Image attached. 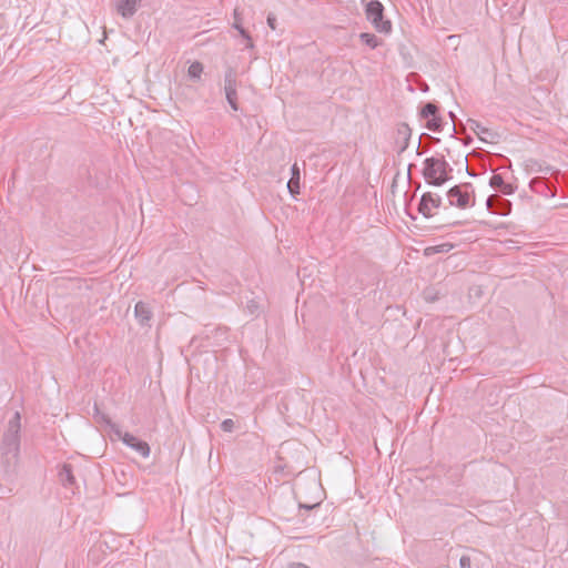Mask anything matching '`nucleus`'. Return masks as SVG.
Wrapping results in <instances>:
<instances>
[{
	"label": "nucleus",
	"mask_w": 568,
	"mask_h": 568,
	"mask_svg": "<svg viewBox=\"0 0 568 568\" xmlns=\"http://www.w3.org/2000/svg\"><path fill=\"white\" fill-rule=\"evenodd\" d=\"M21 414L16 412L9 419L0 445V467L6 476L17 474L21 443Z\"/></svg>",
	"instance_id": "obj_1"
},
{
	"label": "nucleus",
	"mask_w": 568,
	"mask_h": 568,
	"mask_svg": "<svg viewBox=\"0 0 568 568\" xmlns=\"http://www.w3.org/2000/svg\"><path fill=\"white\" fill-rule=\"evenodd\" d=\"M453 168L444 155L426 158L423 162L422 175L427 184L442 186L453 179Z\"/></svg>",
	"instance_id": "obj_2"
},
{
	"label": "nucleus",
	"mask_w": 568,
	"mask_h": 568,
	"mask_svg": "<svg viewBox=\"0 0 568 568\" xmlns=\"http://www.w3.org/2000/svg\"><path fill=\"white\" fill-rule=\"evenodd\" d=\"M365 4V14L367 20L373 24L376 31L389 33L392 31V22L384 18V6L378 0H362Z\"/></svg>",
	"instance_id": "obj_3"
},
{
	"label": "nucleus",
	"mask_w": 568,
	"mask_h": 568,
	"mask_svg": "<svg viewBox=\"0 0 568 568\" xmlns=\"http://www.w3.org/2000/svg\"><path fill=\"white\" fill-rule=\"evenodd\" d=\"M447 199L450 206L466 210L475 205V193L471 183L454 185L447 191Z\"/></svg>",
	"instance_id": "obj_4"
},
{
	"label": "nucleus",
	"mask_w": 568,
	"mask_h": 568,
	"mask_svg": "<svg viewBox=\"0 0 568 568\" xmlns=\"http://www.w3.org/2000/svg\"><path fill=\"white\" fill-rule=\"evenodd\" d=\"M237 73L232 67H227L224 74V92L225 98L230 106L234 110H239L237 103Z\"/></svg>",
	"instance_id": "obj_5"
},
{
	"label": "nucleus",
	"mask_w": 568,
	"mask_h": 568,
	"mask_svg": "<svg viewBox=\"0 0 568 568\" xmlns=\"http://www.w3.org/2000/svg\"><path fill=\"white\" fill-rule=\"evenodd\" d=\"M115 435L123 442V444L134 449L143 458L150 456L151 449L145 440L140 439L130 433H123L120 428H116Z\"/></svg>",
	"instance_id": "obj_6"
},
{
	"label": "nucleus",
	"mask_w": 568,
	"mask_h": 568,
	"mask_svg": "<svg viewBox=\"0 0 568 568\" xmlns=\"http://www.w3.org/2000/svg\"><path fill=\"white\" fill-rule=\"evenodd\" d=\"M442 205V197L432 192H426L422 195L418 202V212L425 217H432L434 215L433 209H438Z\"/></svg>",
	"instance_id": "obj_7"
},
{
	"label": "nucleus",
	"mask_w": 568,
	"mask_h": 568,
	"mask_svg": "<svg viewBox=\"0 0 568 568\" xmlns=\"http://www.w3.org/2000/svg\"><path fill=\"white\" fill-rule=\"evenodd\" d=\"M469 129L485 143H496L500 139V134L489 128L484 126L480 122L469 119Z\"/></svg>",
	"instance_id": "obj_8"
},
{
	"label": "nucleus",
	"mask_w": 568,
	"mask_h": 568,
	"mask_svg": "<svg viewBox=\"0 0 568 568\" xmlns=\"http://www.w3.org/2000/svg\"><path fill=\"white\" fill-rule=\"evenodd\" d=\"M486 204L488 210L495 214L507 215L510 212L511 203L496 195L488 196Z\"/></svg>",
	"instance_id": "obj_9"
},
{
	"label": "nucleus",
	"mask_w": 568,
	"mask_h": 568,
	"mask_svg": "<svg viewBox=\"0 0 568 568\" xmlns=\"http://www.w3.org/2000/svg\"><path fill=\"white\" fill-rule=\"evenodd\" d=\"M141 0H115V10L124 19L132 18Z\"/></svg>",
	"instance_id": "obj_10"
},
{
	"label": "nucleus",
	"mask_w": 568,
	"mask_h": 568,
	"mask_svg": "<svg viewBox=\"0 0 568 568\" xmlns=\"http://www.w3.org/2000/svg\"><path fill=\"white\" fill-rule=\"evenodd\" d=\"M58 477L63 487L70 488L72 490L78 488L77 480L73 474V467L71 464H63L58 473Z\"/></svg>",
	"instance_id": "obj_11"
},
{
	"label": "nucleus",
	"mask_w": 568,
	"mask_h": 568,
	"mask_svg": "<svg viewBox=\"0 0 568 568\" xmlns=\"http://www.w3.org/2000/svg\"><path fill=\"white\" fill-rule=\"evenodd\" d=\"M489 185L505 195H511L516 190V186H514L511 183L506 182L503 175L497 173L490 176Z\"/></svg>",
	"instance_id": "obj_12"
},
{
	"label": "nucleus",
	"mask_w": 568,
	"mask_h": 568,
	"mask_svg": "<svg viewBox=\"0 0 568 568\" xmlns=\"http://www.w3.org/2000/svg\"><path fill=\"white\" fill-rule=\"evenodd\" d=\"M134 314H135V317H136L138 322L140 323V325H142V326L150 325V321L152 318V311H151L149 304H146L142 301L138 302L134 306Z\"/></svg>",
	"instance_id": "obj_13"
},
{
	"label": "nucleus",
	"mask_w": 568,
	"mask_h": 568,
	"mask_svg": "<svg viewBox=\"0 0 568 568\" xmlns=\"http://www.w3.org/2000/svg\"><path fill=\"white\" fill-rule=\"evenodd\" d=\"M300 168L296 163H294L291 168V179L287 182V189L292 196L300 194Z\"/></svg>",
	"instance_id": "obj_14"
},
{
	"label": "nucleus",
	"mask_w": 568,
	"mask_h": 568,
	"mask_svg": "<svg viewBox=\"0 0 568 568\" xmlns=\"http://www.w3.org/2000/svg\"><path fill=\"white\" fill-rule=\"evenodd\" d=\"M397 136H398L397 142H399V140H402V145H400L399 152H404L408 148L409 140L412 136V130L408 126V124L400 123L397 126Z\"/></svg>",
	"instance_id": "obj_15"
},
{
	"label": "nucleus",
	"mask_w": 568,
	"mask_h": 568,
	"mask_svg": "<svg viewBox=\"0 0 568 568\" xmlns=\"http://www.w3.org/2000/svg\"><path fill=\"white\" fill-rule=\"evenodd\" d=\"M418 114L420 119L428 120L439 115V108L434 102H426L419 108Z\"/></svg>",
	"instance_id": "obj_16"
},
{
	"label": "nucleus",
	"mask_w": 568,
	"mask_h": 568,
	"mask_svg": "<svg viewBox=\"0 0 568 568\" xmlns=\"http://www.w3.org/2000/svg\"><path fill=\"white\" fill-rule=\"evenodd\" d=\"M359 40L371 49H376L382 43L379 38L369 32H362L359 34Z\"/></svg>",
	"instance_id": "obj_17"
},
{
	"label": "nucleus",
	"mask_w": 568,
	"mask_h": 568,
	"mask_svg": "<svg viewBox=\"0 0 568 568\" xmlns=\"http://www.w3.org/2000/svg\"><path fill=\"white\" fill-rule=\"evenodd\" d=\"M426 128L433 132H442L444 130V121L440 114L426 120Z\"/></svg>",
	"instance_id": "obj_18"
},
{
	"label": "nucleus",
	"mask_w": 568,
	"mask_h": 568,
	"mask_svg": "<svg viewBox=\"0 0 568 568\" xmlns=\"http://www.w3.org/2000/svg\"><path fill=\"white\" fill-rule=\"evenodd\" d=\"M94 417L98 419V422L105 423L108 426H110L111 430L115 434L116 428H120L116 424L112 423L109 416L101 413L97 405H94Z\"/></svg>",
	"instance_id": "obj_19"
},
{
	"label": "nucleus",
	"mask_w": 568,
	"mask_h": 568,
	"mask_svg": "<svg viewBox=\"0 0 568 568\" xmlns=\"http://www.w3.org/2000/svg\"><path fill=\"white\" fill-rule=\"evenodd\" d=\"M203 73V64L199 61H194L190 64L187 69V75L192 80H199L201 78V74Z\"/></svg>",
	"instance_id": "obj_20"
},
{
	"label": "nucleus",
	"mask_w": 568,
	"mask_h": 568,
	"mask_svg": "<svg viewBox=\"0 0 568 568\" xmlns=\"http://www.w3.org/2000/svg\"><path fill=\"white\" fill-rule=\"evenodd\" d=\"M241 37L246 41L245 47L246 48H253V40L248 33L247 30H245L243 27L239 30Z\"/></svg>",
	"instance_id": "obj_21"
},
{
	"label": "nucleus",
	"mask_w": 568,
	"mask_h": 568,
	"mask_svg": "<svg viewBox=\"0 0 568 568\" xmlns=\"http://www.w3.org/2000/svg\"><path fill=\"white\" fill-rule=\"evenodd\" d=\"M221 428L223 432H232L234 429V422L230 418L224 419L221 423Z\"/></svg>",
	"instance_id": "obj_22"
},
{
	"label": "nucleus",
	"mask_w": 568,
	"mask_h": 568,
	"mask_svg": "<svg viewBox=\"0 0 568 568\" xmlns=\"http://www.w3.org/2000/svg\"><path fill=\"white\" fill-rule=\"evenodd\" d=\"M460 568H471V560L469 556H462L459 559Z\"/></svg>",
	"instance_id": "obj_23"
},
{
	"label": "nucleus",
	"mask_w": 568,
	"mask_h": 568,
	"mask_svg": "<svg viewBox=\"0 0 568 568\" xmlns=\"http://www.w3.org/2000/svg\"><path fill=\"white\" fill-rule=\"evenodd\" d=\"M266 21H267V26H268L272 30H276V21H277V20H276V17H275L274 14L270 13V14L267 16Z\"/></svg>",
	"instance_id": "obj_24"
},
{
	"label": "nucleus",
	"mask_w": 568,
	"mask_h": 568,
	"mask_svg": "<svg viewBox=\"0 0 568 568\" xmlns=\"http://www.w3.org/2000/svg\"><path fill=\"white\" fill-rule=\"evenodd\" d=\"M290 568H311L308 566H306L305 564H302V562H294L290 566Z\"/></svg>",
	"instance_id": "obj_25"
},
{
	"label": "nucleus",
	"mask_w": 568,
	"mask_h": 568,
	"mask_svg": "<svg viewBox=\"0 0 568 568\" xmlns=\"http://www.w3.org/2000/svg\"><path fill=\"white\" fill-rule=\"evenodd\" d=\"M247 307H248L250 312L253 314V313H254V311L257 308V305L255 304V302H254V301H251V302L248 303Z\"/></svg>",
	"instance_id": "obj_26"
},
{
	"label": "nucleus",
	"mask_w": 568,
	"mask_h": 568,
	"mask_svg": "<svg viewBox=\"0 0 568 568\" xmlns=\"http://www.w3.org/2000/svg\"><path fill=\"white\" fill-rule=\"evenodd\" d=\"M233 28H235L237 31L242 28V24L240 20L235 18V22L233 23Z\"/></svg>",
	"instance_id": "obj_27"
},
{
	"label": "nucleus",
	"mask_w": 568,
	"mask_h": 568,
	"mask_svg": "<svg viewBox=\"0 0 568 568\" xmlns=\"http://www.w3.org/2000/svg\"><path fill=\"white\" fill-rule=\"evenodd\" d=\"M318 506L317 504L315 505H301V507L305 508V509H312L314 507Z\"/></svg>",
	"instance_id": "obj_28"
},
{
	"label": "nucleus",
	"mask_w": 568,
	"mask_h": 568,
	"mask_svg": "<svg viewBox=\"0 0 568 568\" xmlns=\"http://www.w3.org/2000/svg\"><path fill=\"white\" fill-rule=\"evenodd\" d=\"M448 115H449V118L452 119L453 122H455V120L457 119L455 113L452 112V111L448 113Z\"/></svg>",
	"instance_id": "obj_29"
},
{
	"label": "nucleus",
	"mask_w": 568,
	"mask_h": 568,
	"mask_svg": "<svg viewBox=\"0 0 568 568\" xmlns=\"http://www.w3.org/2000/svg\"><path fill=\"white\" fill-rule=\"evenodd\" d=\"M425 298H426L427 301H432V302H433V301H435V297H430V295H428V293H427V292H425Z\"/></svg>",
	"instance_id": "obj_30"
},
{
	"label": "nucleus",
	"mask_w": 568,
	"mask_h": 568,
	"mask_svg": "<svg viewBox=\"0 0 568 568\" xmlns=\"http://www.w3.org/2000/svg\"><path fill=\"white\" fill-rule=\"evenodd\" d=\"M444 246H445V245H440V246H438L437 252H446V250H445V247H444Z\"/></svg>",
	"instance_id": "obj_31"
},
{
	"label": "nucleus",
	"mask_w": 568,
	"mask_h": 568,
	"mask_svg": "<svg viewBox=\"0 0 568 568\" xmlns=\"http://www.w3.org/2000/svg\"><path fill=\"white\" fill-rule=\"evenodd\" d=\"M539 171H540V172L548 173V172H550V168L548 166V168H546L545 170H541V169H540Z\"/></svg>",
	"instance_id": "obj_32"
}]
</instances>
